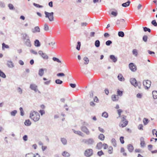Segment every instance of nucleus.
Wrapping results in <instances>:
<instances>
[{"label":"nucleus","mask_w":157,"mask_h":157,"mask_svg":"<svg viewBox=\"0 0 157 157\" xmlns=\"http://www.w3.org/2000/svg\"><path fill=\"white\" fill-rule=\"evenodd\" d=\"M110 58L111 59H112L113 61L114 62H116L117 60V59L113 55H110Z\"/></svg>","instance_id":"nucleus-21"},{"label":"nucleus","mask_w":157,"mask_h":157,"mask_svg":"<svg viewBox=\"0 0 157 157\" xmlns=\"http://www.w3.org/2000/svg\"><path fill=\"white\" fill-rule=\"evenodd\" d=\"M61 141L64 145H65L67 144V140L64 138H61Z\"/></svg>","instance_id":"nucleus-32"},{"label":"nucleus","mask_w":157,"mask_h":157,"mask_svg":"<svg viewBox=\"0 0 157 157\" xmlns=\"http://www.w3.org/2000/svg\"><path fill=\"white\" fill-rule=\"evenodd\" d=\"M151 24L155 26H157V23L155 20H153L151 21Z\"/></svg>","instance_id":"nucleus-50"},{"label":"nucleus","mask_w":157,"mask_h":157,"mask_svg":"<svg viewBox=\"0 0 157 157\" xmlns=\"http://www.w3.org/2000/svg\"><path fill=\"white\" fill-rule=\"evenodd\" d=\"M152 132L153 135H155L156 137H157V131L155 129H153L152 131Z\"/></svg>","instance_id":"nucleus-52"},{"label":"nucleus","mask_w":157,"mask_h":157,"mask_svg":"<svg viewBox=\"0 0 157 157\" xmlns=\"http://www.w3.org/2000/svg\"><path fill=\"white\" fill-rule=\"evenodd\" d=\"M103 154H104V153L102 151H98V155L99 156H101Z\"/></svg>","instance_id":"nucleus-56"},{"label":"nucleus","mask_w":157,"mask_h":157,"mask_svg":"<svg viewBox=\"0 0 157 157\" xmlns=\"http://www.w3.org/2000/svg\"><path fill=\"white\" fill-rule=\"evenodd\" d=\"M81 123L82 125V126H87L88 125V124L87 123H86L84 121H81Z\"/></svg>","instance_id":"nucleus-46"},{"label":"nucleus","mask_w":157,"mask_h":157,"mask_svg":"<svg viewBox=\"0 0 157 157\" xmlns=\"http://www.w3.org/2000/svg\"><path fill=\"white\" fill-rule=\"evenodd\" d=\"M94 142V140L92 139H89L85 141V143L88 145L92 144Z\"/></svg>","instance_id":"nucleus-12"},{"label":"nucleus","mask_w":157,"mask_h":157,"mask_svg":"<svg viewBox=\"0 0 157 157\" xmlns=\"http://www.w3.org/2000/svg\"><path fill=\"white\" fill-rule=\"evenodd\" d=\"M33 4L37 8H41L43 7L42 6H40L38 4H37L35 3H34Z\"/></svg>","instance_id":"nucleus-53"},{"label":"nucleus","mask_w":157,"mask_h":157,"mask_svg":"<svg viewBox=\"0 0 157 157\" xmlns=\"http://www.w3.org/2000/svg\"><path fill=\"white\" fill-rule=\"evenodd\" d=\"M118 98V96L113 95L112 96V99L113 101H117Z\"/></svg>","instance_id":"nucleus-23"},{"label":"nucleus","mask_w":157,"mask_h":157,"mask_svg":"<svg viewBox=\"0 0 157 157\" xmlns=\"http://www.w3.org/2000/svg\"><path fill=\"white\" fill-rule=\"evenodd\" d=\"M125 151V150L124 148L123 147H122L121 148V153H123V155L124 156H127V154L126 153L124 152Z\"/></svg>","instance_id":"nucleus-27"},{"label":"nucleus","mask_w":157,"mask_h":157,"mask_svg":"<svg viewBox=\"0 0 157 157\" xmlns=\"http://www.w3.org/2000/svg\"><path fill=\"white\" fill-rule=\"evenodd\" d=\"M93 151L92 149H88L86 150L84 152L85 155L87 157L91 156L93 154Z\"/></svg>","instance_id":"nucleus-5"},{"label":"nucleus","mask_w":157,"mask_h":157,"mask_svg":"<svg viewBox=\"0 0 157 157\" xmlns=\"http://www.w3.org/2000/svg\"><path fill=\"white\" fill-rule=\"evenodd\" d=\"M120 140L122 144H123L124 142V137L123 136H121L120 138Z\"/></svg>","instance_id":"nucleus-45"},{"label":"nucleus","mask_w":157,"mask_h":157,"mask_svg":"<svg viewBox=\"0 0 157 157\" xmlns=\"http://www.w3.org/2000/svg\"><path fill=\"white\" fill-rule=\"evenodd\" d=\"M117 78L118 80L121 81H124L125 80V79L123 77L122 75L121 74H119V75L118 76Z\"/></svg>","instance_id":"nucleus-13"},{"label":"nucleus","mask_w":157,"mask_h":157,"mask_svg":"<svg viewBox=\"0 0 157 157\" xmlns=\"http://www.w3.org/2000/svg\"><path fill=\"white\" fill-rule=\"evenodd\" d=\"M143 83L145 89H147L150 87L151 82L150 81L147 80H144L143 82Z\"/></svg>","instance_id":"nucleus-4"},{"label":"nucleus","mask_w":157,"mask_h":157,"mask_svg":"<svg viewBox=\"0 0 157 157\" xmlns=\"http://www.w3.org/2000/svg\"><path fill=\"white\" fill-rule=\"evenodd\" d=\"M33 154L32 153H29L26 155V157H33Z\"/></svg>","instance_id":"nucleus-58"},{"label":"nucleus","mask_w":157,"mask_h":157,"mask_svg":"<svg viewBox=\"0 0 157 157\" xmlns=\"http://www.w3.org/2000/svg\"><path fill=\"white\" fill-rule=\"evenodd\" d=\"M129 67L130 69L132 71H135L137 70L136 65L132 63H131L129 64Z\"/></svg>","instance_id":"nucleus-7"},{"label":"nucleus","mask_w":157,"mask_h":157,"mask_svg":"<svg viewBox=\"0 0 157 157\" xmlns=\"http://www.w3.org/2000/svg\"><path fill=\"white\" fill-rule=\"evenodd\" d=\"M2 48L4 49L5 48H9V46L5 44L4 43L2 44Z\"/></svg>","instance_id":"nucleus-43"},{"label":"nucleus","mask_w":157,"mask_h":157,"mask_svg":"<svg viewBox=\"0 0 157 157\" xmlns=\"http://www.w3.org/2000/svg\"><path fill=\"white\" fill-rule=\"evenodd\" d=\"M100 42L99 40H97L95 41V45L97 47H98L100 46Z\"/></svg>","instance_id":"nucleus-30"},{"label":"nucleus","mask_w":157,"mask_h":157,"mask_svg":"<svg viewBox=\"0 0 157 157\" xmlns=\"http://www.w3.org/2000/svg\"><path fill=\"white\" fill-rule=\"evenodd\" d=\"M81 130L85 132L87 135H89L90 132L89 130L86 126H82L81 127Z\"/></svg>","instance_id":"nucleus-8"},{"label":"nucleus","mask_w":157,"mask_h":157,"mask_svg":"<svg viewBox=\"0 0 157 157\" xmlns=\"http://www.w3.org/2000/svg\"><path fill=\"white\" fill-rule=\"evenodd\" d=\"M30 88L31 90H34L35 92H36L38 91L39 93H40L37 89V86L36 84H31Z\"/></svg>","instance_id":"nucleus-6"},{"label":"nucleus","mask_w":157,"mask_h":157,"mask_svg":"<svg viewBox=\"0 0 157 157\" xmlns=\"http://www.w3.org/2000/svg\"><path fill=\"white\" fill-rule=\"evenodd\" d=\"M19 109L20 111L21 115V116H23L24 115V113L22 108L21 107H20Z\"/></svg>","instance_id":"nucleus-55"},{"label":"nucleus","mask_w":157,"mask_h":157,"mask_svg":"<svg viewBox=\"0 0 157 157\" xmlns=\"http://www.w3.org/2000/svg\"><path fill=\"white\" fill-rule=\"evenodd\" d=\"M118 35L119 36L121 37H123L124 36V33L122 31H120L118 32Z\"/></svg>","instance_id":"nucleus-39"},{"label":"nucleus","mask_w":157,"mask_h":157,"mask_svg":"<svg viewBox=\"0 0 157 157\" xmlns=\"http://www.w3.org/2000/svg\"><path fill=\"white\" fill-rule=\"evenodd\" d=\"M144 30L145 32L148 31L149 32H151V29L149 28H147L146 27H144Z\"/></svg>","instance_id":"nucleus-51"},{"label":"nucleus","mask_w":157,"mask_h":157,"mask_svg":"<svg viewBox=\"0 0 157 157\" xmlns=\"http://www.w3.org/2000/svg\"><path fill=\"white\" fill-rule=\"evenodd\" d=\"M25 43L28 46H31V44L29 38L27 39L26 40V41H25Z\"/></svg>","instance_id":"nucleus-26"},{"label":"nucleus","mask_w":157,"mask_h":157,"mask_svg":"<svg viewBox=\"0 0 157 157\" xmlns=\"http://www.w3.org/2000/svg\"><path fill=\"white\" fill-rule=\"evenodd\" d=\"M102 116L104 117L107 118L108 116V115L107 113L104 112L102 113Z\"/></svg>","instance_id":"nucleus-42"},{"label":"nucleus","mask_w":157,"mask_h":157,"mask_svg":"<svg viewBox=\"0 0 157 157\" xmlns=\"http://www.w3.org/2000/svg\"><path fill=\"white\" fill-rule=\"evenodd\" d=\"M102 145L103 144L102 142H100L97 144L96 146V147L98 149H99L101 148Z\"/></svg>","instance_id":"nucleus-24"},{"label":"nucleus","mask_w":157,"mask_h":157,"mask_svg":"<svg viewBox=\"0 0 157 157\" xmlns=\"http://www.w3.org/2000/svg\"><path fill=\"white\" fill-rule=\"evenodd\" d=\"M55 82L57 84H60L62 83L63 81L60 79H57L56 80Z\"/></svg>","instance_id":"nucleus-40"},{"label":"nucleus","mask_w":157,"mask_h":157,"mask_svg":"<svg viewBox=\"0 0 157 157\" xmlns=\"http://www.w3.org/2000/svg\"><path fill=\"white\" fill-rule=\"evenodd\" d=\"M117 112L119 115V117H121V122L122 123H120L119 126L120 127L124 128L128 124V121L126 120V116L125 115L121 116V113L123 112L121 109H119L117 110Z\"/></svg>","instance_id":"nucleus-1"},{"label":"nucleus","mask_w":157,"mask_h":157,"mask_svg":"<svg viewBox=\"0 0 157 157\" xmlns=\"http://www.w3.org/2000/svg\"><path fill=\"white\" fill-rule=\"evenodd\" d=\"M7 65L10 68H12L14 67L13 63L11 61H8Z\"/></svg>","instance_id":"nucleus-15"},{"label":"nucleus","mask_w":157,"mask_h":157,"mask_svg":"<svg viewBox=\"0 0 157 157\" xmlns=\"http://www.w3.org/2000/svg\"><path fill=\"white\" fill-rule=\"evenodd\" d=\"M111 142L113 145L116 146L117 145L116 141L115 139L113 138L112 139Z\"/></svg>","instance_id":"nucleus-31"},{"label":"nucleus","mask_w":157,"mask_h":157,"mask_svg":"<svg viewBox=\"0 0 157 157\" xmlns=\"http://www.w3.org/2000/svg\"><path fill=\"white\" fill-rule=\"evenodd\" d=\"M139 129L141 130H143V125L142 124H140L138 126Z\"/></svg>","instance_id":"nucleus-49"},{"label":"nucleus","mask_w":157,"mask_h":157,"mask_svg":"<svg viewBox=\"0 0 157 157\" xmlns=\"http://www.w3.org/2000/svg\"><path fill=\"white\" fill-rule=\"evenodd\" d=\"M25 124L26 126H29L31 124V122L29 119L26 120L25 122Z\"/></svg>","instance_id":"nucleus-20"},{"label":"nucleus","mask_w":157,"mask_h":157,"mask_svg":"<svg viewBox=\"0 0 157 157\" xmlns=\"http://www.w3.org/2000/svg\"><path fill=\"white\" fill-rule=\"evenodd\" d=\"M57 76H65V74L63 73H59L57 74Z\"/></svg>","instance_id":"nucleus-61"},{"label":"nucleus","mask_w":157,"mask_h":157,"mask_svg":"<svg viewBox=\"0 0 157 157\" xmlns=\"http://www.w3.org/2000/svg\"><path fill=\"white\" fill-rule=\"evenodd\" d=\"M52 59L54 61H56L59 63H61V62L60 61V60L59 59L57 58L54 57Z\"/></svg>","instance_id":"nucleus-37"},{"label":"nucleus","mask_w":157,"mask_h":157,"mask_svg":"<svg viewBox=\"0 0 157 157\" xmlns=\"http://www.w3.org/2000/svg\"><path fill=\"white\" fill-rule=\"evenodd\" d=\"M147 36L146 35L144 36L143 37V40L145 42H146L147 41Z\"/></svg>","instance_id":"nucleus-47"},{"label":"nucleus","mask_w":157,"mask_h":157,"mask_svg":"<svg viewBox=\"0 0 157 157\" xmlns=\"http://www.w3.org/2000/svg\"><path fill=\"white\" fill-rule=\"evenodd\" d=\"M103 148L104 149H106L108 147V145L105 143H104L103 144Z\"/></svg>","instance_id":"nucleus-64"},{"label":"nucleus","mask_w":157,"mask_h":157,"mask_svg":"<svg viewBox=\"0 0 157 157\" xmlns=\"http://www.w3.org/2000/svg\"><path fill=\"white\" fill-rule=\"evenodd\" d=\"M152 94L153 98L155 99H157V91H153L152 92Z\"/></svg>","instance_id":"nucleus-22"},{"label":"nucleus","mask_w":157,"mask_h":157,"mask_svg":"<svg viewBox=\"0 0 157 157\" xmlns=\"http://www.w3.org/2000/svg\"><path fill=\"white\" fill-rule=\"evenodd\" d=\"M38 53L44 59H48V56L45 53H44L41 51H39L38 52Z\"/></svg>","instance_id":"nucleus-9"},{"label":"nucleus","mask_w":157,"mask_h":157,"mask_svg":"<svg viewBox=\"0 0 157 157\" xmlns=\"http://www.w3.org/2000/svg\"><path fill=\"white\" fill-rule=\"evenodd\" d=\"M83 60L85 61V64H87L89 62V59L88 58L86 57H85L83 58Z\"/></svg>","instance_id":"nucleus-36"},{"label":"nucleus","mask_w":157,"mask_h":157,"mask_svg":"<svg viewBox=\"0 0 157 157\" xmlns=\"http://www.w3.org/2000/svg\"><path fill=\"white\" fill-rule=\"evenodd\" d=\"M132 53L133 55L136 56L138 55V52L137 50L136 49H134L132 51Z\"/></svg>","instance_id":"nucleus-38"},{"label":"nucleus","mask_w":157,"mask_h":157,"mask_svg":"<svg viewBox=\"0 0 157 157\" xmlns=\"http://www.w3.org/2000/svg\"><path fill=\"white\" fill-rule=\"evenodd\" d=\"M112 42L111 41L109 40L106 42V44L107 45L109 46L112 44Z\"/></svg>","instance_id":"nucleus-59"},{"label":"nucleus","mask_w":157,"mask_h":157,"mask_svg":"<svg viewBox=\"0 0 157 157\" xmlns=\"http://www.w3.org/2000/svg\"><path fill=\"white\" fill-rule=\"evenodd\" d=\"M48 44L52 48H54L56 47V44L55 42H51L48 43Z\"/></svg>","instance_id":"nucleus-14"},{"label":"nucleus","mask_w":157,"mask_h":157,"mask_svg":"<svg viewBox=\"0 0 157 157\" xmlns=\"http://www.w3.org/2000/svg\"><path fill=\"white\" fill-rule=\"evenodd\" d=\"M22 39L24 41H25V40L29 38V36L26 34H22Z\"/></svg>","instance_id":"nucleus-17"},{"label":"nucleus","mask_w":157,"mask_h":157,"mask_svg":"<svg viewBox=\"0 0 157 157\" xmlns=\"http://www.w3.org/2000/svg\"><path fill=\"white\" fill-rule=\"evenodd\" d=\"M44 13L45 15V17L48 18L50 21H52L54 20V13L53 12L48 13L45 11Z\"/></svg>","instance_id":"nucleus-3"},{"label":"nucleus","mask_w":157,"mask_h":157,"mask_svg":"<svg viewBox=\"0 0 157 157\" xmlns=\"http://www.w3.org/2000/svg\"><path fill=\"white\" fill-rule=\"evenodd\" d=\"M113 150V148L112 147L110 146L108 148V151L109 154H111L112 153Z\"/></svg>","instance_id":"nucleus-33"},{"label":"nucleus","mask_w":157,"mask_h":157,"mask_svg":"<svg viewBox=\"0 0 157 157\" xmlns=\"http://www.w3.org/2000/svg\"><path fill=\"white\" fill-rule=\"evenodd\" d=\"M8 6L10 10H13L14 8L13 5L11 4H9L8 5Z\"/></svg>","instance_id":"nucleus-54"},{"label":"nucleus","mask_w":157,"mask_h":157,"mask_svg":"<svg viewBox=\"0 0 157 157\" xmlns=\"http://www.w3.org/2000/svg\"><path fill=\"white\" fill-rule=\"evenodd\" d=\"M62 155L65 157H69L70 156L69 153L66 151H64L62 153Z\"/></svg>","instance_id":"nucleus-18"},{"label":"nucleus","mask_w":157,"mask_h":157,"mask_svg":"<svg viewBox=\"0 0 157 157\" xmlns=\"http://www.w3.org/2000/svg\"><path fill=\"white\" fill-rule=\"evenodd\" d=\"M94 101L98 102V99L97 96H95L94 98Z\"/></svg>","instance_id":"nucleus-63"},{"label":"nucleus","mask_w":157,"mask_h":157,"mask_svg":"<svg viewBox=\"0 0 157 157\" xmlns=\"http://www.w3.org/2000/svg\"><path fill=\"white\" fill-rule=\"evenodd\" d=\"M130 82L131 84L134 86L135 87L138 86V83L137 82L135 78L131 79Z\"/></svg>","instance_id":"nucleus-10"},{"label":"nucleus","mask_w":157,"mask_h":157,"mask_svg":"<svg viewBox=\"0 0 157 157\" xmlns=\"http://www.w3.org/2000/svg\"><path fill=\"white\" fill-rule=\"evenodd\" d=\"M98 129L99 131L101 132L104 133L105 132V130L103 128H102L100 127H98Z\"/></svg>","instance_id":"nucleus-62"},{"label":"nucleus","mask_w":157,"mask_h":157,"mask_svg":"<svg viewBox=\"0 0 157 157\" xmlns=\"http://www.w3.org/2000/svg\"><path fill=\"white\" fill-rule=\"evenodd\" d=\"M35 45L36 46L39 47L40 46V44L38 40H36L35 41Z\"/></svg>","instance_id":"nucleus-28"},{"label":"nucleus","mask_w":157,"mask_h":157,"mask_svg":"<svg viewBox=\"0 0 157 157\" xmlns=\"http://www.w3.org/2000/svg\"><path fill=\"white\" fill-rule=\"evenodd\" d=\"M39 112L41 116L45 114V111L44 110H40Z\"/></svg>","instance_id":"nucleus-57"},{"label":"nucleus","mask_w":157,"mask_h":157,"mask_svg":"<svg viewBox=\"0 0 157 157\" xmlns=\"http://www.w3.org/2000/svg\"><path fill=\"white\" fill-rule=\"evenodd\" d=\"M0 77L5 78L6 77L5 74L0 70Z\"/></svg>","instance_id":"nucleus-29"},{"label":"nucleus","mask_w":157,"mask_h":157,"mask_svg":"<svg viewBox=\"0 0 157 157\" xmlns=\"http://www.w3.org/2000/svg\"><path fill=\"white\" fill-rule=\"evenodd\" d=\"M72 130L75 133L77 134L79 136H83L84 134L81 131H76L74 129H73Z\"/></svg>","instance_id":"nucleus-11"},{"label":"nucleus","mask_w":157,"mask_h":157,"mask_svg":"<svg viewBox=\"0 0 157 157\" xmlns=\"http://www.w3.org/2000/svg\"><path fill=\"white\" fill-rule=\"evenodd\" d=\"M130 1H128L127 2L123 3L122 4V6L123 7H126L128 6L130 3Z\"/></svg>","instance_id":"nucleus-19"},{"label":"nucleus","mask_w":157,"mask_h":157,"mask_svg":"<svg viewBox=\"0 0 157 157\" xmlns=\"http://www.w3.org/2000/svg\"><path fill=\"white\" fill-rule=\"evenodd\" d=\"M35 30L36 32H40V29L39 27L36 26L35 28Z\"/></svg>","instance_id":"nucleus-60"},{"label":"nucleus","mask_w":157,"mask_h":157,"mask_svg":"<svg viewBox=\"0 0 157 157\" xmlns=\"http://www.w3.org/2000/svg\"><path fill=\"white\" fill-rule=\"evenodd\" d=\"M77 45L76 47V49L78 50H79L81 46V43L80 42H78Z\"/></svg>","instance_id":"nucleus-44"},{"label":"nucleus","mask_w":157,"mask_h":157,"mask_svg":"<svg viewBox=\"0 0 157 157\" xmlns=\"http://www.w3.org/2000/svg\"><path fill=\"white\" fill-rule=\"evenodd\" d=\"M128 148L129 151L130 152H132L133 150V146L130 144H129L128 146Z\"/></svg>","instance_id":"nucleus-25"},{"label":"nucleus","mask_w":157,"mask_h":157,"mask_svg":"<svg viewBox=\"0 0 157 157\" xmlns=\"http://www.w3.org/2000/svg\"><path fill=\"white\" fill-rule=\"evenodd\" d=\"M40 114L37 112L32 111L30 114V118L34 122L38 121L40 119Z\"/></svg>","instance_id":"nucleus-2"},{"label":"nucleus","mask_w":157,"mask_h":157,"mask_svg":"<svg viewBox=\"0 0 157 157\" xmlns=\"http://www.w3.org/2000/svg\"><path fill=\"white\" fill-rule=\"evenodd\" d=\"M44 30L45 31H48V30H49V27L46 23L44 25Z\"/></svg>","instance_id":"nucleus-35"},{"label":"nucleus","mask_w":157,"mask_h":157,"mask_svg":"<svg viewBox=\"0 0 157 157\" xmlns=\"http://www.w3.org/2000/svg\"><path fill=\"white\" fill-rule=\"evenodd\" d=\"M17 111L16 110H14L11 112L10 113L12 116H15L16 114L17 113Z\"/></svg>","instance_id":"nucleus-48"},{"label":"nucleus","mask_w":157,"mask_h":157,"mask_svg":"<svg viewBox=\"0 0 157 157\" xmlns=\"http://www.w3.org/2000/svg\"><path fill=\"white\" fill-rule=\"evenodd\" d=\"M148 120L146 118H144L143 119V123H144V125H146L148 123Z\"/></svg>","instance_id":"nucleus-41"},{"label":"nucleus","mask_w":157,"mask_h":157,"mask_svg":"<svg viewBox=\"0 0 157 157\" xmlns=\"http://www.w3.org/2000/svg\"><path fill=\"white\" fill-rule=\"evenodd\" d=\"M44 70L43 69H40V70L39 72V75L40 76H41L43 75L44 74Z\"/></svg>","instance_id":"nucleus-34"},{"label":"nucleus","mask_w":157,"mask_h":157,"mask_svg":"<svg viewBox=\"0 0 157 157\" xmlns=\"http://www.w3.org/2000/svg\"><path fill=\"white\" fill-rule=\"evenodd\" d=\"M98 138L101 141H103L105 140V136L103 134H100L98 136Z\"/></svg>","instance_id":"nucleus-16"}]
</instances>
